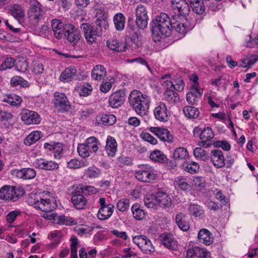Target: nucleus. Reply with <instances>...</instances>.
I'll return each mask as SVG.
<instances>
[{
  "label": "nucleus",
  "instance_id": "nucleus-32",
  "mask_svg": "<svg viewBox=\"0 0 258 258\" xmlns=\"http://www.w3.org/2000/svg\"><path fill=\"white\" fill-rule=\"evenodd\" d=\"M84 144L86 145V147L92 153L96 152L98 149V145H100L99 140L94 137H91L87 139Z\"/></svg>",
  "mask_w": 258,
  "mask_h": 258
},
{
  "label": "nucleus",
  "instance_id": "nucleus-40",
  "mask_svg": "<svg viewBox=\"0 0 258 258\" xmlns=\"http://www.w3.org/2000/svg\"><path fill=\"white\" fill-rule=\"evenodd\" d=\"M41 136V132L33 131L26 138L24 143L26 145L30 146L38 141Z\"/></svg>",
  "mask_w": 258,
  "mask_h": 258
},
{
  "label": "nucleus",
  "instance_id": "nucleus-50",
  "mask_svg": "<svg viewBox=\"0 0 258 258\" xmlns=\"http://www.w3.org/2000/svg\"><path fill=\"white\" fill-rule=\"evenodd\" d=\"M15 60L12 57L5 58L0 66V71H3L7 69H12L15 66Z\"/></svg>",
  "mask_w": 258,
  "mask_h": 258
},
{
  "label": "nucleus",
  "instance_id": "nucleus-64",
  "mask_svg": "<svg viewBox=\"0 0 258 258\" xmlns=\"http://www.w3.org/2000/svg\"><path fill=\"white\" fill-rule=\"evenodd\" d=\"M32 71L35 75L41 74L44 71L43 65L39 61H33Z\"/></svg>",
  "mask_w": 258,
  "mask_h": 258
},
{
  "label": "nucleus",
  "instance_id": "nucleus-63",
  "mask_svg": "<svg viewBox=\"0 0 258 258\" xmlns=\"http://www.w3.org/2000/svg\"><path fill=\"white\" fill-rule=\"evenodd\" d=\"M117 164L119 166L122 167L124 165H129L132 164L133 160L129 157L121 155L117 158Z\"/></svg>",
  "mask_w": 258,
  "mask_h": 258
},
{
  "label": "nucleus",
  "instance_id": "nucleus-48",
  "mask_svg": "<svg viewBox=\"0 0 258 258\" xmlns=\"http://www.w3.org/2000/svg\"><path fill=\"white\" fill-rule=\"evenodd\" d=\"M144 203L148 208H156L157 205V196H147L144 199Z\"/></svg>",
  "mask_w": 258,
  "mask_h": 258
},
{
  "label": "nucleus",
  "instance_id": "nucleus-34",
  "mask_svg": "<svg viewBox=\"0 0 258 258\" xmlns=\"http://www.w3.org/2000/svg\"><path fill=\"white\" fill-rule=\"evenodd\" d=\"M3 101L12 106H20L22 103V99L20 96L15 94H11L6 96Z\"/></svg>",
  "mask_w": 258,
  "mask_h": 258
},
{
  "label": "nucleus",
  "instance_id": "nucleus-51",
  "mask_svg": "<svg viewBox=\"0 0 258 258\" xmlns=\"http://www.w3.org/2000/svg\"><path fill=\"white\" fill-rule=\"evenodd\" d=\"M13 115L11 113L0 110V120L6 121L7 127L13 124Z\"/></svg>",
  "mask_w": 258,
  "mask_h": 258
},
{
  "label": "nucleus",
  "instance_id": "nucleus-30",
  "mask_svg": "<svg viewBox=\"0 0 258 258\" xmlns=\"http://www.w3.org/2000/svg\"><path fill=\"white\" fill-rule=\"evenodd\" d=\"M198 237L199 240L202 241L203 243L207 245H210L213 242L212 234L207 229H202L198 233Z\"/></svg>",
  "mask_w": 258,
  "mask_h": 258
},
{
  "label": "nucleus",
  "instance_id": "nucleus-49",
  "mask_svg": "<svg viewBox=\"0 0 258 258\" xmlns=\"http://www.w3.org/2000/svg\"><path fill=\"white\" fill-rule=\"evenodd\" d=\"M15 67L18 72L25 73L28 70L29 64L26 59L22 58L19 60L17 62H15Z\"/></svg>",
  "mask_w": 258,
  "mask_h": 258
},
{
  "label": "nucleus",
  "instance_id": "nucleus-1",
  "mask_svg": "<svg viewBox=\"0 0 258 258\" xmlns=\"http://www.w3.org/2000/svg\"><path fill=\"white\" fill-rule=\"evenodd\" d=\"M151 31L155 42L160 41V35L167 37L171 34L172 29L180 34L186 33L187 28L185 25L174 19L172 16L170 18L164 13H161L153 20L151 24Z\"/></svg>",
  "mask_w": 258,
  "mask_h": 258
},
{
  "label": "nucleus",
  "instance_id": "nucleus-9",
  "mask_svg": "<svg viewBox=\"0 0 258 258\" xmlns=\"http://www.w3.org/2000/svg\"><path fill=\"white\" fill-rule=\"evenodd\" d=\"M23 122L27 124H38L41 120L40 115L35 111L24 109L20 114Z\"/></svg>",
  "mask_w": 258,
  "mask_h": 258
},
{
  "label": "nucleus",
  "instance_id": "nucleus-2",
  "mask_svg": "<svg viewBox=\"0 0 258 258\" xmlns=\"http://www.w3.org/2000/svg\"><path fill=\"white\" fill-rule=\"evenodd\" d=\"M128 101L139 115L143 116L147 114L150 103L149 98L147 95L135 90L131 93Z\"/></svg>",
  "mask_w": 258,
  "mask_h": 258
},
{
  "label": "nucleus",
  "instance_id": "nucleus-60",
  "mask_svg": "<svg viewBox=\"0 0 258 258\" xmlns=\"http://www.w3.org/2000/svg\"><path fill=\"white\" fill-rule=\"evenodd\" d=\"M193 153L196 158H201L203 161H206L209 159V156L206 154V151L201 147L195 149Z\"/></svg>",
  "mask_w": 258,
  "mask_h": 258
},
{
  "label": "nucleus",
  "instance_id": "nucleus-43",
  "mask_svg": "<svg viewBox=\"0 0 258 258\" xmlns=\"http://www.w3.org/2000/svg\"><path fill=\"white\" fill-rule=\"evenodd\" d=\"M183 112L185 115L189 118H196L199 115L198 109L191 106H187L183 108Z\"/></svg>",
  "mask_w": 258,
  "mask_h": 258
},
{
  "label": "nucleus",
  "instance_id": "nucleus-37",
  "mask_svg": "<svg viewBox=\"0 0 258 258\" xmlns=\"http://www.w3.org/2000/svg\"><path fill=\"white\" fill-rule=\"evenodd\" d=\"M114 24L115 28L118 31H122L125 26V17L120 13H117L113 17Z\"/></svg>",
  "mask_w": 258,
  "mask_h": 258
},
{
  "label": "nucleus",
  "instance_id": "nucleus-56",
  "mask_svg": "<svg viewBox=\"0 0 258 258\" xmlns=\"http://www.w3.org/2000/svg\"><path fill=\"white\" fill-rule=\"evenodd\" d=\"M77 151L79 155L84 158L89 157L91 153L84 143L78 145Z\"/></svg>",
  "mask_w": 258,
  "mask_h": 258
},
{
  "label": "nucleus",
  "instance_id": "nucleus-53",
  "mask_svg": "<svg viewBox=\"0 0 258 258\" xmlns=\"http://www.w3.org/2000/svg\"><path fill=\"white\" fill-rule=\"evenodd\" d=\"M214 136L211 128L208 127L202 131L200 135V138L201 140H206L209 141L213 138Z\"/></svg>",
  "mask_w": 258,
  "mask_h": 258
},
{
  "label": "nucleus",
  "instance_id": "nucleus-47",
  "mask_svg": "<svg viewBox=\"0 0 258 258\" xmlns=\"http://www.w3.org/2000/svg\"><path fill=\"white\" fill-rule=\"evenodd\" d=\"M10 83L13 87L20 85L21 87H26L29 86L28 82L22 77L19 76H16L12 78Z\"/></svg>",
  "mask_w": 258,
  "mask_h": 258
},
{
  "label": "nucleus",
  "instance_id": "nucleus-39",
  "mask_svg": "<svg viewBox=\"0 0 258 258\" xmlns=\"http://www.w3.org/2000/svg\"><path fill=\"white\" fill-rule=\"evenodd\" d=\"M151 160L163 163L167 161V158L164 153L159 150H155L150 155Z\"/></svg>",
  "mask_w": 258,
  "mask_h": 258
},
{
  "label": "nucleus",
  "instance_id": "nucleus-13",
  "mask_svg": "<svg viewBox=\"0 0 258 258\" xmlns=\"http://www.w3.org/2000/svg\"><path fill=\"white\" fill-rule=\"evenodd\" d=\"M33 164L36 168L45 170H53L59 168L58 164L56 162L43 158L36 159Z\"/></svg>",
  "mask_w": 258,
  "mask_h": 258
},
{
  "label": "nucleus",
  "instance_id": "nucleus-3",
  "mask_svg": "<svg viewBox=\"0 0 258 258\" xmlns=\"http://www.w3.org/2000/svg\"><path fill=\"white\" fill-rule=\"evenodd\" d=\"M28 15L29 19L34 26L38 25L43 17L41 4L36 0H30Z\"/></svg>",
  "mask_w": 258,
  "mask_h": 258
},
{
  "label": "nucleus",
  "instance_id": "nucleus-22",
  "mask_svg": "<svg viewBox=\"0 0 258 258\" xmlns=\"http://www.w3.org/2000/svg\"><path fill=\"white\" fill-rule=\"evenodd\" d=\"M33 205L35 208L45 212H51L54 208V206H52L49 199H40V201L37 200L35 202Z\"/></svg>",
  "mask_w": 258,
  "mask_h": 258
},
{
  "label": "nucleus",
  "instance_id": "nucleus-18",
  "mask_svg": "<svg viewBox=\"0 0 258 258\" xmlns=\"http://www.w3.org/2000/svg\"><path fill=\"white\" fill-rule=\"evenodd\" d=\"M150 131L162 141L168 142H172L173 138L170 134V132L166 128L159 127H151L150 128Z\"/></svg>",
  "mask_w": 258,
  "mask_h": 258
},
{
  "label": "nucleus",
  "instance_id": "nucleus-28",
  "mask_svg": "<svg viewBox=\"0 0 258 258\" xmlns=\"http://www.w3.org/2000/svg\"><path fill=\"white\" fill-rule=\"evenodd\" d=\"M106 143L105 149L108 155L111 157L113 156L116 151L117 146L115 139L111 136H108Z\"/></svg>",
  "mask_w": 258,
  "mask_h": 258
},
{
  "label": "nucleus",
  "instance_id": "nucleus-8",
  "mask_svg": "<svg viewBox=\"0 0 258 258\" xmlns=\"http://www.w3.org/2000/svg\"><path fill=\"white\" fill-rule=\"evenodd\" d=\"M136 24L140 29H144L148 25L149 17L146 8L143 5H139L136 9Z\"/></svg>",
  "mask_w": 258,
  "mask_h": 258
},
{
  "label": "nucleus",
  "instance_id": "nucleus-45",
  "mask_svg": "<svg viewBox=\"0 0 258 258\" xmlns=\"http://www.w3.org/2000/svg\"><path fill=\"white\" fill-rule=\"evenodd\" d=\"M133 217L136 220H142L145 217V213L142 209H140V205L134 204L131 208Z\"/></svg>",
  "mask_w": 258,
  "mask_h": 258
},
{
  "label": "nucleus",
  "instance_id": "nucleus-31",
  "mask_svg": "<svg viewBox=\"0 0 258 258\" xmlns=\"http://www.w3.org/2000/svg\"><path fill=\"white\" fill-rule=\"evenodd\" d=\"M96 28H95L101 35L102 32L106 30L109 27L107 15L104 13L101 18L99 17L96 21Z\"/></svg>",
  "mask_w": 258,
  "mask_h": 258
},
{
  "label": "nucleus",
  "instance_id": "nucleus-12",
  "mask_svg": "<svg viewBox=\"0 0 258 258\" xmlns=\"http://www.w3.org/2000/svg\"><path fill=\"white\" fill-rule=\"evenodd\" d=\"M203 94V89L198 86V84H193L189 89V92L186 94V101L191 105L197 104Z\"/></svg>",
  "mask_w": 258,
  "mask_h": 258
},
{
  "label": "nucleus",
  "instance_id": "nucleus-4",
  "mask_svg": "<svg viewBox=\"0 0 258 258\" xmlns=\"http://www.w3.org/2000/svg\"><path fill=\"white\" fill-rule=\"evenodd\" d=\"M22 189H17L16 187L5 185L0 188V199L15 202L24 195Z\"/></svg>",
  "mask_w": 258,
  "mask_h": 258
},
{
  "label": "nucleus",
  "instance_id": "nucleus-44",
  "mask_svg": "<svg viewBox=\"0 0 258 258\" xmlns=\"http://www.w3.org/2000/svg\"><path fill=\"white\" fill-rule=\"evenodd\" d=\"M133 241L141 249L143 246L151 240L146 236L139 235L133 238Z\"/></svg>",
  "mask_w": 258,
  "mask_h": 258
},
{
  "label": "nucleus",
  "instance_id": "nucleus-21",
  "mask_svg": "<svg viewBox=\"0 0 258 258\" xmlns=\"http://www.w3.org/2000/svg\"><path fill=\"white\" fill-rule=\"evenodd\" d=\"M71 201L74 207L78 210L85 209L88 202L83 195L78 194H75L72 196Z\"/></svg>",
  "mask_w": 258,
  "mask_h": 258
},
{
  "label": "nucleus",
  "instance_id": "nucleus-61",
  "mask_svg": "<svg viewBox=\"0 0 258 258\" xmlns=\"http://www.w3.org/2000/svg\"><path fill=\"white\" fill-rule=\"evenodd\" d=\"M71 241H72L71 244V258H78L77 248L78 245V239L76 237H72L71 238Z\"/></svg>",
  "mask_w": 258,
  "mask_h": 258
},
{
  "label": "nucleus",
  "instance_id": "nucleus-57",
  "mask_svg": "<svg viewBox=\"0 0 258 258\" xmlns=\"http://www.w3.org/2000/svg\"><path fill=\"white\" fill-rule=\"evenodd\" d=\"M116 207L117 209L123 212L128 209L130 207V201L127 199H121L117 203Z\"/></svg>",
  "mask_w": 258,
  "mask_h": 258
},
{
  "label": "nucleus",
  "instance_id": "nucleus-17",
  "mask_svg": "<svg viewBox=\"0 0 258 258\" xmlns=\"http://www.w3.org/2000/svg\"><path fill=\"white\" fill-rule=\"evenodd\" d=\"M210 158L213 165L217 168H221L225 165V159L222 151L220 150H212Z\"/></svg>",
  "mask_w": 258,
  "mask_h": 258
},
{
  "label": "nucleus",
  "instance_id": "nucleus-36",
  "mask_svg": "<svg viewBox=\"0 0 258 258\" xmlns=\"http://www.w3.org/2000/svg\"><path fill=\"white\" fill-rule=\"evenodd\" d=\"M9 10L10 14L17 20L23 18L25 16L22 7L19 5H13L9 8Z\"/></svg>",
  "mask_w": 258,
  "mask_h": 258
},
{
  "label": "nucleus",
  "instance_id": "nucleus-6",
  "mask_svg": "<svg viewBox=\"0 0 258 258\" xmlns=\"http://www.w3.org/2000/svg\"><path fill=\"white\" fill-rule=\"evenodd\" d=\"M135 177L141 182H151L156 178L154 169L152 166L149 165H142L140 169L136 171Z\"/></svg>",
  "mask_w": 258,
  "mask_h": 258
},
{
  "label": "nucleus",
  "instance_id": "nucleus-46",
  "mask_svg": "<svg viewBox=\"0 0 258 258\" xmlns=\"http://www.w3.org/2000/svg\"><path fill=\"white\" fill-rule=\"evenodd\" d=\"M169 84H170L171 88H173L174 90L178 92L182 91L184 87V83L183 81L181 79L176 80L175 81V84L173 83L171 81H166L164 82L163 85L168 86Z\"/></svg>",
  "mask_w": 258,
  "mask_h": 258
},
{
  "label": "nucleus",
  "instance_id": "nucleus-52",
  "mask_svg": "<svg viewBox=\"0 0 258 258\" xmlns=\"http://www.w3.org/2000/svg\"><path fill=\"white\" fill-rule=\"evenodd\" d=\"M174 184L175 187H178L183 190H186L190 187L189 184L186 182L185 179L182 177H177L174 182Z\"/></svg>",
  "mask_w": 258,
  "mask_h": 258
},
{
  "label": "nucleus",
  "instance_id": "nucleus-33",
  "mask_svg": "<svg viewBox=\"0 0 258 258\" xmlns=\"http://www.w3.org/2000/svg\"><path fill=\"white\" fill-rule=\"evenodd\" d=\"M164 97L166 101L170 104H175L179 100L178 94L174 90L167 88L166 91L164 93Z\"/></svg>",
  "mask_w": 258,
  "mask_h": 258
},
{
  "label": "nucleus",
  "instance_id": "nucleus-10",
  "mask_svg": "<svg viewBox=\"0 0 258 258\" xmlns=\"http://www.w3.org/2000/svg\"><path fill=\"white\" fill-rule=\"evenodd\" d=\"M63 35L66 39L74 45L78 43L81 37L78 29L71 24H66V32Z\"/></svg>",
  "mask_w": 258,
  "mask_h": 258
},
{
  "label": "nucleus",
  "instance_id": "nucleus-35",
  "mask_svg": "<svg viewBox=\"0 0 258 258\" xmlns=\"http://www.w3.org/2000/svg\"><path fill=\"white\" fill-rule=\"evenodd\" d=\"M76 69L74 67L66 69L61 74L60 80L61 81L69 82L72 80L76 75Z\"/></svg>",
  "mask_w": 258,
  "mask_h": 258
},
{
  "label": "nucleus",
  "instance_id": "nucleus-11",
  "mask_svg": "<svg viewBox=\"0 0 258 258\" xmlns=\"http://www.w3.org/2000/svg\"><path fill=\"white\" fill-rule=\"evenodd\" d=\"M81 29L84 33V36L87 42L92 44L97 40V37L101 35L99 31L88 23H83L81 25Z\"/></svg>",
  "mask_w": 258,
  "mask_h": 258
},
{
  "label": "nucleus",
  "instance_id": "nucleus-29",
  "mask_svg": "<svg viewBox=\"0 0 258 258\" xmlns=\"http://www.w3.org/2000/svg\"><path fill=\"white\" fill-rule=\"evenodd\" d=\"M106 74V71L103 66L96 65L92 71V77L95 80L100 81L103 79Z\"/></svg>",
  "mask_w": 258,
  "mask_h": 258
},
{
  "label": "nucleus",
  "instance_id": "nucleus-24",
  "mask_svg": "<svg viewBox=\"0 0 258 258\" xmlns=\"http://www.w3.org/2000/svg\"><path fill=\"white\" fill-rule=\"evenodd\" d=\"M114 206L112 204H109L107 207H101L97 213L98 218L101 220L108 219L112 214Z\"/></svg>",
  "mask_w": 258,
  "mask_h": 258
},
{
  "label": "nucleus",
  "instance_id": "nucleus-42",
  "mask_svg": "<svg viewBox=\"0 0 258 258\" xmlns=\"http://www.w3.org/2000/svg\"><path fill=\"white\" fill-rule=\"evenodd\" d=\"M257 60L258 56L257 55H250L242 60V64H240L239 67L250 68Z\"/></svg>",
  "mask_w": 258,
  "mask_h": 258
},
{
  "label": "nucleus",
  "instance_id": "nucleus-15",
  "mask_svg": "<svg viewBox=\"0 0 258 258\" xmlns=\"http://www.w3.org/2000/svg\"><path fill=\"white\" fill-rule=\"evenodd\" d=\"M125 101V93L121 90H118L112 93L109 99V103L112 108H117L120 106Z\"/></svg>",
  "mask_w": 258,
  "mask_h": 258
},
{
  "label": "nucleus",
  "instance_id": "nucleus-5",
  "mask_svg": "<svg viewBox=\"0 0 258 258\" xmlns=\"http://www.w3.org/2000/svg\"><path fill=\"white\" fill-rule=\"evenodd\" d=\"M171 7L174 19L178 20L181 16L186 17L190 12V7L185 0H171Z\"/></svg>",
  "mask_w": 258,
  "mask_h": 258
},
{
  "label": "nucleus",
  "instance_id": "nucleus-7",
  "mask_svg": "<svg viewBox=\"0 0 258 258\" xmlns=\"http://www.w3.org/2000/svg\"><path fill=\"white\" fill-rule=\"evenodd\" d=\"M53 103L58 112H67L71 108V104L64 93L56 92L54 94Z\"/></svg>",
  "mask_w": 258,
  "mask_h": 258
},
{
  "label": "nucleus",
  "instance_id": "nucleus-55",
  "mask_svg": "<svg viewBox=\"0 0 258 258\" xmlns=\"http://www.w3.org/2000/svg\"><path fill=\"white\" fill-rule=\"evenodd\" d=\"M183 167L185 171L192 174L197 173L200 169L199 164L195 162L189 163L185 165H183Z\"/></svg>",
  "mask_w": 258,
  "mask_h": 258
},
{
  "label": "nucleus",
  "instance_id": "nucleus-19",
  "mask_svg": "<svg viewBox=\"0 0 258 258\" xmlns=\"http://www.w3.org/2000/svg\"><path fill=\"white\" fill-rule=\"evenodd\" d=\"M51 23L55 37L57 39L61 38L66 32V24H64L60 20L56 19H53Z\"/></svg>",
  "mask_w": 258,
  "mask_h": 258
},
{
  "label": "nucleus",
  "instance_id": "nucleus-59",
  "mask_svg": "<svg viewBox=\"0 0 258 258\" xmlns=\"http://www.w3.org/2000/svg\"><path fill=\"white\" fill-rule=\"evenodd\" d=\"M67 165L69 168L76 169L87 166V164L83 161H79L77 159H74L68 162Z\"/></svg>",
  "mask_w": 258,
  "mask_h": 258
},
{
  "label": "nucleus",
  "instance_id": "nucleus-62",
  "mask_svg": "<svg viewBox=\"0 0 258 258\" xmlns=\"http://www.w3.org/2000/svg\"><path fill=\"white\" fill-rule=\"evenodd\" d=\"M189 210L190 213L195 217L200 216L203 213L202 208L198 205H191Z\"/></svg>",
  "mask_w": 258,
  "mask_h": 258
},
{
  "label": "nucleus",
  "instance_id": "nucleus-54",
  "mask_svg": "<svg viewBox=\"0 0 258 258\" xmlns=\"http://www.w3.org/2000/svg\"><path fill=\"white\" fill-rule=\"evenodd\" d=\"M78 90L81 96H87L90 95L92 91V86L88 83L79 87Z\"/></svg>",
  "mask_w": 258,
  "mask_h": 258
},
{
  "label": "nucleus",
  "instance_id": "nucleus-58",
  "mask_svg": "<svg viewBox=\"0 0 258 258\" xmlns=\"http://www.w3.org/2000/svg\"><path fill=\"white\" fill-rule=\"evenodd\" d=\"M57 223L61 225H73L75 224V220L73 218L65 216L64 215H60L57 216Z\"/></svg>",
  "mask_w": 258,
  "mask_h": 258
},
{
  "label": "nucleus",
  "instance_id": "nucleus-16",
  "mask_svg": "<svg viewBox=\"0 0 258 258\" xmlns=\"http://www.w3.org/2000/svg\"><path fill=\"white\" fill-rule=\"evenodd\" d=\"M44 148L48 151L54 153L55 158L60 159L63 156V145L59 142L45 143Z\"/></svg>",
  "mask_w": 258,
  "mask_h": 258
},
{
  "label": "nucleus",
  "instance_id": "nucleus-38",
  "mask_svg": "<svg viewBox=\"0 0 258 258\" xmlns=\"http://www.w3.org/2000/svg\"><path fill=\"white\" fill-rule=\"evenodd\" d=\"M99 123L104 125H111L115 123L116 119L114 115L112 114H103L101 116L98 117L97 120Z\"/></svg>",
  "mask_w": 258,
  "mask_h": 258
},
{
  "label": "nucleus",
  "instance_id": "nucleus-20",
  "mask_svg": "<svg viewBox=\"0 0 258 258\" xmlns=\"http://www.w3.org/2000/svg\"><path fill=\"white\" fill-rule=\"evenodd\" d=\"M154 115L156 119L161 121H166L168 119V111L165 103L160 102L155 108Z\"/></svg>",
  "mask_w": 258,
  "mask_h": 258
},
{
  "label": "nucleus",
  "instance_id": "nucleus-26",
  "mask_svg": "<svg viewBox=\"0 0 258 258\" xmlns=\"http://www.w3.org/2000/svg\"><path fill=\"white\" fill-rule=\"evenodd\" d=\"M175 221L178 227L183 231L189 229V225L186 220V215L182 213L177 214L175 216Z\"/></svg>",
  "mask_w": 258,
  "mask_h": 258
},
{
  "label": "nucleus",
  "instance_id": "nucleus-14",
  "mask_svg": "<svg viewBox=\"0 0 258 258\" xmlns=\"http://www.w3.org/2000/svg\"><path fill=\"white\" fill-rule=\"evenodd\" d=\"M159 240L162 244L169 249L175 250L177 248V241L172 234L163 233L160 235Z\"/></svg>",
  "mask_w": 258,
  "mask_h": 258
},
{
  "label": "nucleus",
  "instance_id": "nucleus-25",
  "mask_svg": "<svg viewBox=\"0 0 258 258\" xmlns=\"http://www.w3.org/2000/svg\"><path fill=\"white\" fill-rule=\"evenodd\" d=\"M157 205L164 208L170 207L172 205L170 198L164 192H158L156 194Z\"/></svg>",
  "mask_w": 258,
  "mask_h": 258
},
{
  "label": "nucleus",
  "instance_id": "nucleus-41",
  "mask_svg": "<svg viewBox=\"0 0 258 258\" xmlns=\"http://www.w3.org/2000/svg\"><path fill=\"white\" fill-rule=\"evenodd\" d=\"M175 160L186 159L188 156L187 150L183 147L176 148L173 154Z\"/></svg>",
  "mask_w": 258,
  "mask_h": 258
},
{
  "label": "nucleus",
  "instance_id": "nucleus-23",
  "mask_svg": "<svg viewBox=\"0 0 258 258\" xmlns=\"http://www.w3.org/2000/svg\"><path fill=\"white\" fill-rule=\"evenodd\" d=\"M108 47L111 50L117 52L125 51L127 48V44L125 42H120L119 40L112 39L107 42Z\"/></svg>",
  "mask_w": 258,
  "mask_h": 258
},
{
  "label": "nucleus",
  "instance_id": "nucleus-27",
  "mask_svg": "<svg viewBox=\"0 0 258 258\" xmlns=\"http://www.w3.org/2000/svg\"><path fill=\"white\" fill-rule=\"evenodd\" d=\"M193 12L197 14L202 15L205 11V6L203 0H188Z\"/></svg>",
  "mask_w": 258,
  "mask_h": 258
}]
</instances>
